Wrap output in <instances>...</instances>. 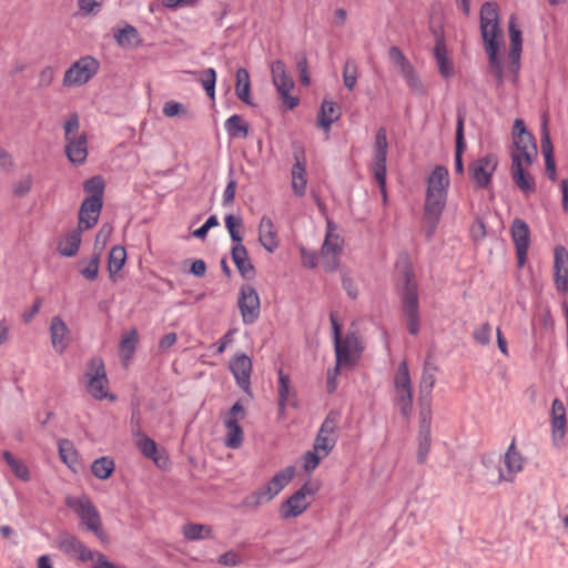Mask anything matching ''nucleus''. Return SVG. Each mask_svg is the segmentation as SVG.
<instances>
[{
	"label": "nucleus",
	"mask_w": 568,
	"mask_h": 568,
	"mask_svg": "<svg viewBox=\"0 0 568 568\" xmlns=\"http://www.w3.org/2000/svg\"><path fill=\"white\" fill-rule=\"evenodd\" d=\"M59 455L69 467L78 463V454L71 440L62 438L58 442Z\"/></svg>",
	"instance_id": "nucleus-47"
},
{
	"label": "nucleus",
	"mask_w": 568,
	"mask_h": 568,
	"mask_svg": "<svg viewBox=\"0 0 568 568\" xmlns=\"http://www.w3.org/2000/svg\"><path fill=\"white\" fill-rule=\"evenodd\" d=\"M318 487L312 483H305L298 490L292 494L280 507V515L283 519H291L301 516L311 505L308 496H314Z\"/></svg>",
	"instance_id": "nucleus-8"
},
{
	"label": "nucleus",
	"mask_w": 568,
	"mask_h": 568,
	"mask_svg": "<svg viewBox=\"0 0 568 568\" xmlns=\"http://www.w3.org/2000/svg\"><path fill=\"white\" fill-rule=\"evenodd\" d=\"M100 63L92 55H85L71 64L63 77V84L78 87L88 83L99 71Z\"/></svg>",
	"instance_id": "nucleus-7"
},
{
	"label": "nucleus",
	"mask_w": 568,
	"mask_h": 568,
	"mask_svg": "<svg viewBox=\"0 0 568 568\" xmlns=\"http://www.w3.org/2000/svg\"><path fill=\"white\" fill-rule=\"evenodd\" d=\"M541 151L545 159L554 158V148L546 121L544 122L541 128Z\"/></svg>",
	"instance_id": "nucleus-62"
},
{
	"label": "nucleus",
	"mask_w": 568,
	"mask_h": 568,
	"mask_svg": "<svg viewBox=\"0 0 568 568\" xmlns=\"http://www.w3.org/2000/svg\"><path fill=\"white\" fill-rule=\"evenodd\" d=\"M342 252V240L338 235L327 232L321 247V254H339Z\"/></svg>",
	"instance_id": "nucleus-56"
},
{
	"label": "nucleus",
	"mask_w": 568,
	"mask_h": 568,
	"mask_svg": "<svg viewBox=\"0 0 568 568\" xmlns=\"http://www.w3.org/2000/svg\"><path fill=\"white\" fill-rule=\"evenodd\" d=\"M388 58L390 62L398 69L399 73L413 65L405 57L403 51L396 45H393L388 49Z\"/></svg>",
	"instance_id": "nucleus-54"
},
{
	"label": "nucleus",
	"mask_w": 568,
	"mask_h": 568,
	"mask_svg": "<svg viewBox=\"0 0 568 568\" xmlns=\"http://www.w3.org/2000/svg\"><path fill=\"white\" fill-rule=\"evenodd\" d=\"M230 371L232 372L239 387L244 392H248L252 372L251 358L245 354L234 355L230 361Z\"/></svg>",
	"instance_id": "nucleus-19"
},
{
	"label": "nucleus",
	"mask_w": 568,
	"mask_h": 568,
	"mask_svg": "<svg viewBox=\"0 0 568 568\" xmlns=\"http://www.w3.org/2000/svg\"><path fill=\"white\" fill-rule=\"evenodd\" d=\"M138 447L145 457L160 465V458L158 457V446L152 438L143 435L138 442Z\"/></svg>",
	"instance_id": "nucleus-50"
},
{
	"label": "nucleus",
	"mask_w": 568,
	"mask_h": 568,
	"mask_svg": "<svg viewBox=\"0 0 568 568\" xmlns=\"http://www.w3.org/2000/svg\"><path fill=\"white\" fill-rule=\"evenodd\" d=\"M480 32L485 44V50L490 49V44L500 48L503 31L498 23L497 6L493 2H485L480 9Z\"/></svg>",
	"instance_id": "nucleus-5"
},
{
	"label": "nucleus",
	"mask_w": 568,
	"mask_h": 568,
	"mask_svg": "<svg viewBox=\"0 0 568 568\" xmlns=\"http://www.w3.org/2000/svg\"><path fill=\"white\" fill-rule=\"evenodd\" d=\"M336 436H328L318 433L314 442V450L323 452V456H327L336 445Z\"/></svg>",
	"instance_id": "nucleus-53"
},
{
	"label": "nucleus",
	"mask_w": 568,
	"mask_h": 568,
	"mask_svg": "<svg viewBox=\"0 0 568 568\" xmlns=\"http://www.w3.org/2000/svg\"><path fill=\"white\" fill-rule=\"evenodd\" d=\"M447 193L426 191L423 219L426 223V237L430 240L446 206Z\"/></svg>",
	"instance_id": "nucleus-9"
},
{
	"label": "nucleus",
	"mask_w": 568,
	"mask_h": 568,
	"mask_svg": "<svg viewBox=\"0 0 568 568\" xmlns=\"http://www.w3.org/2000/svg\"><path fill=\"white\" fill-rule=\"evenodd\" d=\"M113 36L118 44L122 48L136 47L141 42L136 28L131 24H125L124 28L116 29Z\"/></svg>",
	"instance_id": "nucleus-39"
},
{
	"label": "nucleus",
	"mask_w": 568,
	"mask_h": 568,
	"mask_svg": "<svg viewBox=\"0 0 568 568\" xmlns=\"http://www.w3.org/2000/svg\"><path fill=\"white\" fill-rule=\"evenodd\" d=\"M65 504L79 516L81 523L88 530L92 531L100 541L104 542L108 540V536L102 527L99 510L89 497H68Z\"/></svg>",
	"instance_id": "nucleus-2"
},
{
	"label": "nucleus",
	"mask_w": 568,
	"mask_h": 568,
	"mask_svg": "<svg viewBox=\"0 0 568 568\" xmlns=\"http://www.w3.org/2000/svg\"><path fill=\"white\" fill-rule=\"evenodd\" d=\"M271 72L273 83L276 87V90L283 102L290 110L297 106L300 99L290 94V91L294 88V81L286 72L285 63L282 60L274 61L271 65Z\"/></svg>",
	"instance_id": "nucleus-13"
},
{
	"label": "nucleus",
	"mask_w": 568,
	"mask_h": 568,
	"mask_svg": "<svg viewBox=\"0 0 568 568\" xmlns=\"http://www.w3.org/2000/svg\"><path fill=\"white\" fill-rule=\"evenodd\" d=\"M100 252H93L91 258L84 267L80 268V274L88 281H94L99 275V265H100Z\"/></svg>",
	"instance_id": "nucleus-51"
},
{
	"label": "nucleus",
	"mask_w": 568,
	"mask_h": 568,
	"mask_svg": "<svg viewBox=\"0 0 568 568\" xmlns=\"http://www.w3.org/2000/svg\"><path fill=\"white\" fill-rule=\"evenodd\" d=\"M497 166L498 158L495 154H487L469 163L468 174L476 189H488Z\"/></svg>",
	"instance_id": "nucleus-12"
},
{
	"label": "nucleus",
	"mask_w": 568,
	"mask_h": 568,
	"mask_svg": "<svg viewBox=\"0 0 568 568\" xmlns=\"http://www.w3.org/2000/svg\"><path fill=\"white\" fill-rule=\"evenodd\" d=\"M112 233V226L103 224L100 231L95 235L94 240V252H100L104 248L110 235Z\"/></svg>",
	"instance_id": "nucleus-61"
},
{
	"label": "nucleus",
	"mask_w": 568,
	"mask_h": 568,
	"mask_svg": "<svg viewBox=\"0 0 568 568\" xmlns=\"http://www.w3.org/2000/svg\"><path fill=\"white\" fill-rule=\"evenodd\" d=\"M104 180L100 175L92 176L84 181L83 190L88 194L84 199L90 207H98V205H103V194H104Z\"/></svg>",
	"instance_id": "nucleus-27"
},
{
	"label": "nucleus",
	"mask_w": 568,
	"mask_h": 568,
	"mask_svg": "<svg viewBox=\"0 0 568 568\" xmlns=\"http://www.w3.org/2000/svg\"><path fill=\"white\" fill-rule=\"evenodd\" d=\"M516 19L514 16L510 17L508 22V31L510 38V47H523V33L516 26Z\"/></svg>",
	"instance_id": "nucleus-64"
},
{
	"label": "nucleus",
	"mask_w": 568,
	"mask_h": 568,
	"mask_svg": "<svg viewBox=\"0 0 568 568\" xmlns=\"http://www.w3.org/2000/svg\"><path fill=\"white\" fill-rule=\"evenodd\" d=\"M466 119V110L464 106L457 108L456 116V135H455V156L454 166L457 174L464 173L463 154L466 151L467 144L464 133V124Z\"/></svg>",
	"instance_id": "nucleus-20"
},
{
	"label": "nucleus",
	"mask_w": 568,
	"mask_h": 568,
	"mask_svg": "<svg viewBox=\"0 0 568 568\" xmlns=\"http://www.w3.org/2000/svg\"><path fill=\"white\" fill-rule=\"evenodd\" d=\"M505 465L507 467V475L500 470L499 480L513 481L514 474L520 471L523 468V458L521 455L516 450L514 440L505 454Z\"/></svg>",
	"instance_id": "nucleus-28"
},
{
	"label": "nucleus",
	"mask_w": 568,
	"mask_h": 568,
	"mask_svg": "<svg viewBox=\"0 0 568 568\" xmlns=\"http://www.w3.org/2000/svg\"><path fill=\"white\" fill-rule=\"evenodd\" d=\"M343 80L344 85L352 91L357 81V65L356 62L353 60H347L344 64L343 69Z\"/></svg>",
	"instance_id": "nucleus-55"
},
{
	"label": "nucleus",
	"mask_w": 568,
	"mask_h": 568,
	"mask_svg": "<svg viewBox=\"0 0 568 568\" xmlns=\"http://www.w3.org/2000/svg\"><path fill=\"white\" fill-rule=\"evenodd\" d=\"M69 328L65 323L59 316H54L50 324V335L52 346L59 353H62L67 348V337Z\"/></svg>",
	"instance_id": "nucleus-30"
},
{
	"label": "nucleus",
	"mask_w": 568,
	"mask_h": 568,
	"mask_svg": "<svg viewBox=\"0 0 568 568\" xmlns=\"http://www.w3.org/2000/svg\"><path fill=\"white\" fill-rule=\"evenodd\" d=\"M224 424L227 428L225 445L229 448H239L243 443V430L237 422V418L226 417Z\"/></svg>",
	"instance_id": "nucleus-40"
},
{
	"label": "nucleus",
	"mask_w": 568,
	"mask_h": 568,
	"mask_svg": "<svg viewBox=\"0 0 568 568\" xmlns=\"http://www.w3.org/2000/svg\"><path fill=\"white\" fill-rule=\"evenodd\" d=\"M388 142L386 135V129L379 128L375 135L374 142V159L372 163V170L374 178L381 187V191L385 194L386 185V159H387Z\"/></svg>",
	"instance_id": "nucleus-11"
},
{
	"label": "nucleus",
	"mask_w": 568,
	"mask_h": 568,
	"mask_svg": "<svg viewBox=\"0 0 568 568\" xmlns=\"http://www.w3.org/2000/svg\"><path fill=\"white\" fill-rule=\"evenodd\" d=\"M449 183L448 169L444 165H436L427 179L426 191L447 193Z\"/></svg>",
	"instance_id": "nucleus-31"
},
{
	"label": "nucleus",
	"mask_w": 568,
	"mask_h": 568,
	"mask_svg": "<svg viewBox=\"0 0 568 568\" xmlns=\"http://www.w3.org/2000/svg\"><path fill=\"white\" fill-rule=\"evenodd\" d=\"M510 234L515 244L518 267H523L530 246V227L523 219L516 217L510 225Z\"/></svg>",
	"instance_id": "nucleus-15"
},
{
	"label": "nucleus",
	"mask_w": 568,
	"mask_h": 568,
	"mask_svg": "<svg viewBox=\"0 0 568 568\" xmlns=\"http://www.w3.org/2000/svg\"><path fill=\"white\" fill-rule=\"evenodd\" d=\"M231 256L240 275L247 281H251L256 275V270L248 257V252L243 244L233 245Z\"/></svg>",
	"instance_id": "nucleus-23"
},
{
	"label": "nucleus",
	"mask_w": 568,
	"mask_h": 568,
	"mask_svg": "<svg viewBox=\"0 0 568 568\" xmlns=\"http://www.w3.org/2000/svg\"><path fill=\"white\" fill-rule=\"evenodd\" d=\"M278 375V386H277V395H278V413L284 414L286 406L291 405L293 407H297L296 400V392L291 388V378L287 374L283 372L282 368L277 371Z\"/></svg>",
	"instance_id": "nucleus-22"
},
{
	"label": "nucleus",
	"mask_w": 568,
	"mask_h": 568,
	"mask_svg": "<svg viewBox=\"0 0 568 568\" xmlns=\"http://www.w3.org/2000/svg\"><path fill=\"white\" fill-rule=\"evenodd\" d=\"M63 128H64L65 140L78 138L79 135H77V134H78L79 128H80L78 113H75V112L71 113L69 119L65 121Z\"/></svg>",
	"instance_id": "nucleus-60"
},
{
	"label": "nucleus",
	"mask_w": 568,
	"mask_h": 568,
	"mask_svg": "<svg viewBox=\"0 0 568 568\" xmlns=\"http://www.w3.org/2000/svg\"><path fill=\"white\" fill-rule=\"evenodd\" d=\"M332 329H333V338L335 346V356H336V367L335 371L338 372L342 367H352L354 366L358 359L361 358L355 352L348 348L346 345L342 343V327L336 318L334 313L329 315Z\"/></svg>",
	"instance_id": "nucleus-14"
},
{
	"label": "nucleus",
	"mask_w": 568,
	"mask_h": 568,
	"mask_svg": "<svg viewBox=\"0 0 568 568\" xmlns=\"http://www.w3.org/2000/svg\"><path fill=\"white\" fill-rule=\"evenodd\" d=\"M212 527L204 524L190 523L182 528L183 537L192 541L212 538Z\"/></svg>",
	"instance_id": "nucleus-41"
},
{
	"label": "nucleus",
	"mask_w": 568,
	"mask_h": 568,
	"mask_svg": "<svg viewBox=\"0 0 568 568\" xmlns=\"http://www.w3.org/2000/svg\"><path fill=\"white\" fill-rule=\"evenodd\" d=\"M235 94L245 104L253 105L251 100L250 74L244 68H239L236 71Z\"/></svg>",
	"instance_id": "nucleus-38"
},
{
	"label": "nucleus",
	"mask_w": 568,
	"mask_h": 568,
	"mask_svg": "<svg viewBox=\"0 0 568 568\" xmlns=\"http://www.w3.org/2000/svg\"><path fill=\"white\" fill-rule=\"evenodd\" d=\"M396 402L403 417L408 418L413 410V387L406 361L399 363L394 377Z\"/></svg>",
	"instance_id": "nucleus-6"
},
{
	"label": "nucleus",
	"mask_w": 568,
	"mask_h": 568,
	"mask_svg": "<svg viewBox=\"0 0 568 568\" xmlns=\"http://www.w3.org/2000/svg\"><path fill=\"white\" fill-rule=\"evenodd\" d=\"M486 52L488 55L489 70L496 79L497 87H500L504 83V68L503 62L498 57L499 49L491 43L490 49L486 50Z\"/></svg>",
	"instance_id": "nucleus-42"
},
{
	"label": "nucleus",
	"mask_w": 568,
	"mask_h": 568,
	"mask_svg": "<svg viewBox=\"0 0 568 568\" xmlns=\"http://www.w3.org/2000/svg\"><path fill=\"white\" fill-rule=\"evenodd\" d=\"M419 429L417 463L424 464L432 445V397H419Z\"/></svg>",
	"instance_id": "nucleus-4"
},
{
	"label": "nucleus",
	"mask_w": 568,
	"mask_h": 568,
	"mask_svg": "<svg viewBox=\"0 0 568 568\" xmlns=\"http://www.w3.org/2000/svg\"><path fill=\"white\" fill-rule=\"evenodd\" d=\"M295 164L292 169V189L297 196H303L306 190V169L305 164L300 160L297 153L294 154Z\"/></svg>",
	"instance_id": "nucleus-37"
},
{
	"label": "nucleus",
	"mask_w": 568,
	"mask_h": 568,
	"mask_svg": "<svg viewBox=\"0 0 568 568\" xmlns=\"http://www.w3.org/2000/svg\"><path fill=\"white\" fill-rule=\"evenodd\" d=\"M84 376L87 377V390L88 393L98 400L110 398L115 399V396L109 395L106 387L109 384L105 366L101 357H92L87 366Z\"/></svg>",
	"instance_id": "nucleus-3"
},
{
	"label": "nucleus",
	"mask_w": 568,
	"mask_h": 568,
	"mask_svg": "<svg viewBox=\"0 0 568 568\" xmlns=\"http://www.w3.org/2000/svg\"><path fill=\"white\" fill-rule=\"evenodd\" d=\"M436 383L435 374L423 371L419 384V397H432V390Z\"/></svg>",
	"instance_id": "nucleus-58"
},
{
	"label": "nucleus",
	"mask_w": 568,
	"mask_h": 568,
	"mask_svg": "<svg viewBox=\"0 0 568 568\" xmlns=\"http://www.w3.org/2000/svg\"><path fill=\"white\" fill-rule=\"evenodd\" d=\"M397 291L400 297L402 312L406 318V328L410 335H417L420 328L419 295L415 274L409 265H406L400 272Z\"/></svg>",
	"instance_id": "nucleus-1"
},
{
	"label": "nucleus",
	"mask_w": 568,
	"mask_h": 568,
	"mask_svg": "<svg viewBox=\"0 0 568 568\" xmlns=\"http://www.w3.org/2000/svg\"><path fill=\"white\" fill-rule=\"evenodd\" d=\"M338 418L339 414L334 410H331L325 417L324 422L322 423L318 433L328 436H334L335 430L337 428Z\"/></svg>",
	"instance_id": "nucleus-59"
},
{
	"label": "nucleus",
	"mask_w": 568,
	"mask_h": 568,
	"mask_svg": "<svg viewBox=\"0 0 568 568\" xmlns=\"http://www.w3.org/2000/svg\"><path fill=\"white\" fill-rule=\"evenodd\" d=\"M115 469L114 460L111 457H100L95 459L91 465L92 474L102 480H105L111 477Z\"/></svg>",
	"instance_id": "nucleus-43"
},
{
	"label": "nucleus",
	"mask_w": 568,
	"mask_h": 568,
	"mask_svg": "<svg viewBox=\"0 0 568 568\" xmlns=\"http://www.w3.org/2000/svg\"><path fill=\"white\" fill-rule=\"evenodd\" d=\"M103 205L90 207L85 200L82 201L79 210L78 229L85 231L94 227L99 222V216Z\"/></svg>",
	"instance_id": "nucleus-33"
},
{
	"label": "nucleus",
	"mask_w": 568,
	"mask_h": 568,
	"mask_svg": "<svg viewBox=\"0 0 568 568\" xmlns=\"http://www.w3.org/2000/svg\"><path fill=\"white\" fill-rule=\"evenodd\" d=\"M491 326L488 322L484 323L473 333V338L480 345H487L490 342Z\"/></svg>",
	"instance_id": "nucleus-63"
},
{
	"label": "nucleus",
	"mask_w": 568,
	"mask_h": 568,
	"mask_svg": "<svg viewBox=\"0 0 568 568\" xmlns=\"http://www.w3.org/2000/svg\"><path fill=\"white\" fill-rule=\"evenodd\" d=\"M237 307L245 325H252L258 320L261 315V300L257 291L252 285H241Z\"/></svg>",
	"instance_id": "nucleus-10"
},
{
	"label": "nucleus",
	"mask_w": 568,
	"mask_h": 568,
	"mask_svg": "<svg viewBox=\"0 0 568 568\" xmlns=\"http://www.w3.org/2000/svg\"><path fill=\"white\" fill-rule=\"evenodd\" d=\"M126 261V251L123 246H113L108 256V272L110 280L116 282L115 274L124 266Z\"/></svg>",
	"instance_id": "nucleus-36"
},
{
	"label": "nucleus",
	"mask_w": 568,
	"mask_h": 568,
	"mask_svg": "<svg viewBox=\"0 0 568 568\" xmlns=\"http://www.w3.org/2000/svg\"><path fill=\"white\" fill-rule=\"evenodd\" d=\"M511 166L510 175L515 185L526 195L532 194L536 191L535 179L528 171L524 169L520 156L516 152H511Z\"/></svg>",
	"instance_id": "nucleus-17"
},
{
	"label": "nucleus",
	"mask_w": 568,
	"mask_h": 568,
	"mask_svg": "<svg viewBox=\"0 0 568 568\" xmlns=\"http://www.w3.org/2000/svg\"><path fill=\"white\" fill-rule=\"evenodd\" d=\"M554 283L559 293L568 292V251L561 245L554 250Z\"/></svg>",
	"instance_id": "nucleus-18"
},
{
	"label": "nucleus",
	"mask_w": 568,
	"mask_h": 568,
	"mask_svg": "<svg viewBox=\"0 0 568 568\" xmlns=\"http://www.w3.org/2000/svg\"><path fill=\"white\" fill-rule=\"evenodd\" d=\"M82 230L75 227L70 231L58 245V252L65 257H73L78 254L82 242Z\"/></svg>",
	"instance_id": "nucleus-32"
},
{
	"label": "nucleus",
	"mask_w": 568,
	"mask_h": 568,
	"mask_svg": "<svg viewBox=\"0 0 568 568\" xmlns=\"http://www.w3.org/2000/svg\"><path fill=\"white\" fill-rule=\"evenodd\" d=\"M194 75H197L199 81L202 83L203 89L205 90L207 97L214 100L215 97V84H216V71L213 68H207L202 71L191 72Z\"/></svg>",
	"instance_id": "nucleus-44"
},
{
	"label": "nucleus",
	"mask_w": 568,
	"mask_h": 568,
	"mask_svg": "<svg viewBox=\"0 0 568 568\" xmlns=\"http://www.w3.org/2000/svg\"><path fill=\"white\" fill-rule=\"evenodd\" d=\"M341 116L339 108L333 101L324 100L317 114V124L325 131H329L332 123Z\"/></svg>",
	"instance_id": "nucleus-34"
},
{
	"label": "nucleus",
	"mask_w": 568,
	"mask_h": 568,
	"mask_svg": "<svg viewBox=\"0 0 568 568\" xmlns=\"http://www.w3.org/2000/svg\"><path fill=\"white\" fill-rule=\"evenodd\" d=\"M434 34L436 37L434 58L438 65V72L443 78L449 79L454 74V65L452 60L448 58L444 34L435 30Z\"/></svg>",
	"instance_id": "nucleus-21"
},
{
	"label": "nucleus",
	"mask_w": 568,
	"mask_h": 568,
	"mask_svg": "<svg viewBox=\"0 0 568 568\" xmlns=\"http://www.w3.org/2000/svg\"><path fill=\"white\" fill-rule=\"evenodd\" d=\"M65 141V155L68 160L77 165L83 164L88 156L87 135L82 133L78 138H73Z\"/></svg>",
	"instance_id": "nucleus-25"
},
{
	"label": "nucleus",
	"mask_w": 568,
	"mask_h": 568,
	"mask_svg": "<svg viewBox=\"0 0 568 568\" xmlns=\"http://www.w3.org/2000/svg\"><path fill=\"white\" fill-rule=\"evenodd\" d=\"M224 222L230 237L234 242V245L242 244L243 236L240 232V229L243 226L242 217L239 215L229 214L225 216Z\"/></svg>",
	"instance_id": "nucleus-46"
},
{
	"label": "nucleus",
	"mask_w": 568,
	"mask_h": 568,
	"mask_svg": "<svg viewBox=\"0 0 568 568\" xmlns=\"http://www.w3.org/2000/svg\"><path fill=\"white\" fill-rule=\"evenodd\" d=\"M400 75L404 78L406 85L416 94L424 95L425 89L424 84L417 74L414 65H410L408 69L400 72Z\"/></svg>",
	"instance_id": "nucleus-48"
},
{
	"label": "nucleus",
	"mask_w": 568,
	"mask_h": 568,
	"mask_svg": "<svg viewBox=\"0 0 568 568\" xmlns=\"http://www.w3.org/2000/svg\"><path fill=\"white\" fill-rule=\"evenodd\" d=\"M551 435L556 445L566 435V409L564 403L558 398H555L551 405Z\"/></svg>",
	"instance_id": "nucleus-24"
},
{
	"label": "nucleus",
	"mask_w": 568,
	"mask_h": 568,
	"mask_svg": "<svg viewBox=\"0 0 568 568\" xmlns=\"http://www.w3.org/2000/svg\"><path fill=\"white\" fill-rule=\"evenodd\" d=\"M57 546L67 556L78 555V559L82 562L93 560L95 557V551L87 548L77 536L68 531L59 534Z\"/></svg>",
	"instance_id": "nucleus-16"
},
{
	"label": "nucleus",
	"mask_w": 568,
	"mask_h": 568,
	"mask_svg": "<svg viewBox=\"0 0 568 568\" xmlns=\"http://www.w3.org/2000/svg\"><path fill=\"white\" fill-rule=\"evenodd\" d=\"M294 467L287 466L276 473L271 480L263 486L271 499H273L293 478Z\"/></svg>",
	"instance_id": "nucleus-29"
},
{
	"label": "nucleus",
	"mask_w": 568,
	"mask_h": 568,
	"mask_svg": "<svg viewBox=\"0 0 568 568\" xmlns=\"http://www.w3.org/2000/svg\"><path fill=\"white\" fill-rule=\"evenodd\" d=\"M2 457L10 467L11 471L18 478L24 481L30 479V471L28 467L22 462L18 460L9 450H4Z\"/></svg>",
	"instance_id": "nucleus-45"
},
{
	"label": "nucleus",
	"mask_w": 568,
	"mask_h": 568,
	"mask_svg": "<svg viewBox=\"0 0 568 568\" xmlns=\"http://www.w3.org/2000/svg\"><path fill=\"white\" fill-rule=\"evenodd\" d=\"M342 343L346 345L348 348H351L353 352H355L357 355L362 356L363 353V345L361 337L358 335L357 331H353L352 328L348 329L346 333V336L342 337Z\"/></svg>",
	"instance_id": "nucleus-57"
},
{
	"label": "nucleus",
	"mask_w": 568,
	"mask_h": 568,
	"mask_svg": "<svg viewBox=\"0 0 568 568\" xmlns=\"http://www.w3.org/2000/svg\"><path fill=\"white\" fill-rule=\"evenodd\" d=\"M138 341V332L134 328L122 337L120 342V352L124 359H130L133 356Z\"/></svg>",
	"instance_id": "nucleus-49"
},
{
	"label": "nucleus",
	"mask_w": 568,
	"mask_h": 568,
	"mask_svg": "<svg viewBox=\"0 0 568 568\" xmlns=\"http://www.w3.org/2000/svg\"><path fill=\"white\" fill-rule=\"evenodd\" d=\"M272 500L267 493L265 491L264 487L258 488L257 490L246 495L243 498V506L248 508H257L260 505L267 503Z\"/></svg>",
	"instance_id": "nucleus-52"
},
{
	"label": "nucleus",
	"mask_w": 568,
	"mask_h": 568,
	"mask_svg": "<svg viewBox=\"0 0 568 568\" xmlns=\"http://www.w3.org/2000/svg\"><path fill=\"white\" fill-rule=\"evenodd\" d=\"M224 128L231 139H245L250 133V124L239 114L231 115L225 121Z\"/></svg>",
	"instance_id": "nucleus-35"
},
{
	"label": "nucleus",
	"mask_w": 568,
	"mask_h": 568,
	"mask_svg": "<svg viewBox=\"0 0 568 568\" xmlns=\"http://www.w3.org/2000/svg\"><path fill=\"white\" fill-rule=\"evenodd\" d=\"M258 241L268 253H273L280 245L277 233L271 217L262 216L258 224Z\"/></svg>",
	"instance_id": "nucleus-26"
}]
</instances>
